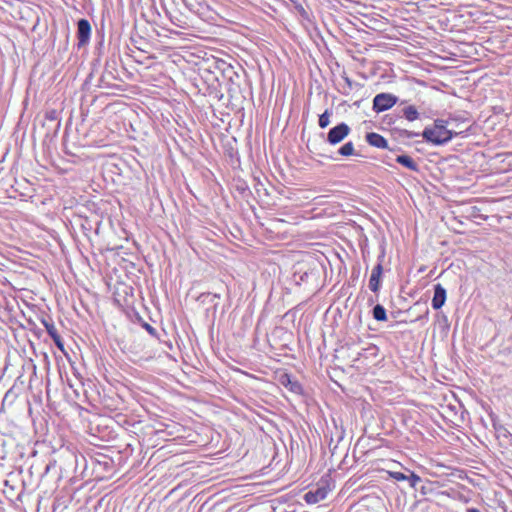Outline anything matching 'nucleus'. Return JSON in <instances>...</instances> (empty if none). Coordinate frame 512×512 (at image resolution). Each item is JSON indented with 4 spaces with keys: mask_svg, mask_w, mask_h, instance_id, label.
Instances as JSON below:
<instances>
[{
    "mask_svg": "<svg viewBox=\"0 0 512 512\" xmlns=\"http://www.w3.org/2000/svg\"><path fill=\"white\" fill-rule=\"evenodd\" d=\"M450 122L444 120H435L433 125L423 130L422 136L427 142L435 145H442L450 141L453 137L461 135L465 130H454L448 128Z\"/></svg>",
    "mask_w": 512,
    "mask_h": 512,
    "instance_id": "nucleus-1",
    "label": "nucleus"
},
{
    "mask_svg": "<svg viewBox=\"0 0 512 512\" xmlns=\"http://www.w3.org/2000/svg\"><path fill=\"white\" fill-rule=\"evenodd\" d=\"M274 379L289 392L300 395L303 392L302 385L299 381L289 374L285 369H278L274 372Z\"/></svg>",
    "mask_w": 512,
    "mask_h": 512,
    "instance_id": "nucleus-2",
    "label": "nucleus"
},
{
    "mask_svg": "<svg viewBox=\"0 0 512 512\" xmlns=\"http://www.w3.org/2000/svg\"><path fill=\"white\" fill-rule=\"evenodd\" d=\"M396 97L388 93L377 94L373 99V109L376 112H383L396 104Z\"/></svg>",
    "mask_w": 512,
    "mask_h": 512,
    "instance_id": "nucleus-3",
    "label": "nucleus"
},
{
    "mask_svg": "<svg viewBox=\"0 0 512 512\" xmlns=\"http://www.w3.org/2000/svg\"><path fill=\"white\" fill-rule=\"evenodd\" d=\"M350 133V128L346 123H340L330 129L328 132L327 140L330 144L336 145L340 143Z\"/></svg>",
    "mask_w": 512,
    "mask_h": 512,
    "instance_id": "nucleus-4",
    "label": "nucleus"
},
{
    "mask_svg": "<svg viewBox=\"0 0 512 512\" xmlns=\"http://www.w3.org/2000/svg\"><path fill=\"white\" fill-rule=\"evenodd\" d=\"M330 491L329 486L317 487L315 490H310L304 495V500L307 504H316L324 500Z\"/></svg>",
    "mask_w": 512,
    "mask_h": 512,
    "instance_id": "nucleus-5",
    "label": "nucleus"
},
{
    "mask_svg": "<svg viewBox=\"0 0 512 512\" xmlns=\"http://www.w3.org/2000/svg\"><path fill=\"white\" fill-rule=\"evenodd\" d=\"M383 274V265L380 261L373 269L369 279V288L372 292L376 293L380 289L381 277Z\"/></svg>",
    "mask_w": 512,
    "mask_h": 512,
    "instance_id": "nucleus-6",
    "label": "nucleus"
},
{
    "mask_svg": "<svg viewBox=\"0 0 512 512\" xmlns=\"http://www.w3.org/2000/svg\"><path fill=\"white\" fill-rule=\"evenodd\" d=\"M446 301V290L441 284L434 286V296L432 298V307L435 310L440 309Z\"/></svg>",
    "mask_w": 512,
    "mask_h": 512,
    "instance_id": "nucleus-7",
    "label": "nucleus"
},
{
    "mask_svg": "<svg viewBox=\"0 0 512 512\" xmlns=\"http://www.w3.org/2000/svg\"><path fill=\"white\" fill-rule=\"evenodd\" d=\"M131 44L139 51L149 53L152 45L145 40L142 34H132L130 37Z\"/></svg>",
    "mask_w": 512,
    "mask_h": 512,
    "instance_id": "nucleus-8",
    "label": "nucleus"
},
{
    "mask_svg": "<svg viewBox=\"0 0 512 512\" xmlns=\"http://www.w3.org/2000/svg\"><path fill=\"white\" fill-rule=\"evenodd\" d=\"M366 141L369 145L377 148H387L388 146L387 140L382 135L375 132L367 133Z\"/></svg>",
    "mask_w": 512,
    "mask_h": 512,
    "instance_id": "nucleus-9",
    "label": "nucleus"
},
{
    "mask_svg": "<svg viewBox=\"0 0 512 512\" xmlns=\"http://www.w3.org/2000/svg\"><path fill=\"white\" fill-rule=\"evenodd\" d=\"M396 162L401 164V165H403V166H405L406 168H408V169H410L412 171H417L418 170L417 163L409 155H398L396 157Z\"/></svg>",
    "mask_w": 512,
    "mask_h": 512,
    "instance_id": "nucleus-10",
    "label": "nucleus"
},
{
    "mask_svg": "<svg viewBox=\"0 0 512 512\" xmlns=\"http://www.w3.org/2000/svg\"><path fill=\"white\" fill-rule=\"evenodd\" d=\"M403 115L408 121H415L419 117V113L415 106L410 105L403 109Z\"/></svg>",
    "mask_w": 512,
    "mask_h": 512,
    "instance_id": "nucleus-11",
    "label": "nucleus"
},
{
    "mask_svg": "<svg viewBox=\"0 0 512 512\" xmlns=\"http://www.w3.org/2000/svg\"><path fill=\"white\" fill-rule=\"evenodd\" d=\"M373 317L377 321H385L387 319L386 310L382 305H376L373 308Z\"/></svg>",
    "mask_w": 512,
    "mask_h": 512,
    "instance_id": "nucleus-12",
    "label": "nucleus"
},
{
    "mask_svg": "<svg viewBox=\"0 0 512 512\" xmlns=\"http://www.w3.org/2000/svg\"><path fill=\"white\" fill-rule=\"evenodd\" d=\"M354 151V144L352 142H347L342 147H340L338 153L342 156H351L354 154Z\"/></svg>",
    "mask_w": 512,
    "mask_h": 512,
    "instance_id": "nucleus-13",
    "label": "nucleus"
},
{
    "mask_svg": "<svg viewBox=\"0 0 512 512\" xmlns=\"http://www.w3.org/2000/svg\"><path fill=\"white\" fill-rule=\"evenodd\" d=\"M407 481H409V485L411 488H416L419 482H421V478L414 472H411L409 476H407Z\"/></svg>",
    "mask_w": 512,
    "mask_h": 512,
    "instance_id": "nucleus-14",
    "label": "nucleus"
},
{
    "mask_svg": "<svg viewBox=\"0 0 512 512\" xmlns=\"http://www.w3.org/2000/svg\"><path fill=\"white\" fill-rule=\"evenodd\" d=\"M330 123V114L329 112L326 110L323 114H321L319 116V126L321 128H325L329 125Z\"/></svg>",
    "mask_w": 512,
    "mask_h": 512,
    "instance_id": "nucleus-15",
    "label": "nucleus"
},
{
    "mask_svg": "<svg viewBox=\"0 0 512 512\" xmlns=\"http://www.w3.org/2000/svg\"><path fill=\"white\" fill-rule=\"evenodd\" d=\"M91 26L88 20L80 19L78 21V31L77 32H90Z\"/></svg>",
    "mask_w": 512,
    "mask_h": 512,
    "instance_id": "nucleus-16",
    "label": "nucleus"
},
{
    "mask_svg": "<svg viewBox=\"0 0 512 512\" xmlns=\"http://www.w3.org/2000/svg\"><path fill=\"white\" fill-rule=\"evenodd\" d=\"M387 474L396 481H405L407 476L402 472L387 471Z\"/></svg>",
    "mask_w": 512,
    "mask_h": 512,
    "instance_id": "nucleus-17",
    "label": "nucleus"
},
{
    "mask_svg": "<svg viewBox=\"0 0 512 512\" xmlns=\"http://www.w3.org/2000/svg\"><path fill=\"white\" fill-rule=\"evenodd\" d=\"M78 47H82L86 45L89 42V36L90 34H78Z\"/></svg>",
    "mask_w": 512,
    "mask_h": 512,
    "instance_id": "nucleus-18",
    "label": "nucleus"
},
{
    "mask_svg": "<svg viewBox=\"0 0 512 512\" xmlns=\"http://www.w3.org/2000/svg\"><path fill=\"white\" fill-rule=\"evenodd\" d=\"M52 339H53L55 345L57 346V348L59 350H61L62 352H64V342H63L61 336L58 335V336H56V337H54Z\"/></svg>",
    "mask_w": 512,
    "mask_h": 512,
    "instance_id": "nucleus-19",
    "label": "nucleus"
},
{
    "mask_svg": "<svg viewBox=\"0 0 512 512\" xmlns=\"http://www.w3.org/2000/svg\"><path fill=\"white\" fill-rule=\"evenodd\" d=\"M46 329L51 338H54L59 335L53 325H46Z\"/></svg>",
    "mask_w": 512,
    "mask_h": 512,
    "instance_id": "nucleus-20",
    "label": "nucleus"
},
{
    "mask_svg": "<svg viewBox=\"0 0 512 512\" xmlns=\"http://www.w3.org/2000/svg\"><path fill=\"white\" fill-rule=\"evenodd\" d=\"M143 326L150 335L156 336V329L153 326L148 323H145Z\"/></svg>",
    "mask_w": 512,
    "mask_h": 512,
    "instance_id": "nucleus-21",
    "label": "nucleus"
},
{
    "mask_svg": "<svg viewBox=\"0 0 512 512\" xmlns=\"http://www.w3.org/2000/svg\"><path fill=\"white\" fill-rule=\"evenodd\" d=\"M359 362H360V358H356V359H354V360L352 361L351 366H352V367H355V368H357V369H361V368H363V365H361Z\"/></svg>",
    "mask_w": 512,
    "mask_h": 512,
    "instance_id": "nucleus-22",
    "label": "nucleus"
},
{
    "mask_svg": "<svg viewBox=\"0 0 512 512\" xmlns=\"http://www.w3.org/2000/svg\"><path fill=\"white\" fill-rule=\"evenodd\" d=\"M421 494L426 495L428 493L432 492V489L427 488L426 486H423L420 490Z\"/></svg>",
    "mask_w": 512,
    "mask_h": 512,
    "instance_id": "nucleus-23",
    "label": "nucleus"
},
{
    "mask_svg": "<svg viewBox=\"0 0 512 512\" xmlns=\"http://www.w3.org/2000/svg\"><path fill=\"white\" fill-rule=\"evenodd\" d=\"M438 496L451 497L450 493L447 491H440L437 493Z\"/></svg>",
    "mask_w": 512,
    "mask_h": 512,
    "instance_id": "nucleus-24",
    "label": "nucleus"
},
{
    "mask_svg": "<svg viewBox=\"0 0 512 512\" xmlns=\"http://www.w3.org/2000/svg\"><path fill=\"white\" fill-rule=\"evenodd\" d=\"M429 484L436 485L437 487L441 486V484L439 482H431V481H429Z\"/></svg>",
    "mask_w": 512,
    "mask_h": 512,
    "instance_id": "nucleus-25",
    "label": "nucleus"
},
{
    "mask_svg": "<svg viewBox=\"0 0 512 512\" xmlns=\"http://www.w3.org/2000/svg\"><path fill=\"white\" fill-rule=\"evenodd\" d=\"M467 512H480V511L476 508H470L467 510Z\"/></svg>",
    "mask_w": 512,
    "mask_h": 512,
    "instance_id": "nucleus-26",
    "label": "nucleus"
}]
</instances>
